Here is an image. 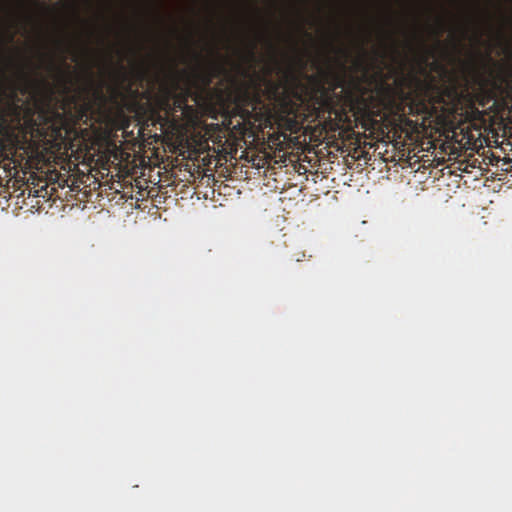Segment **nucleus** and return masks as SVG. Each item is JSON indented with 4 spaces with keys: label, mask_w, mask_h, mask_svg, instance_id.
Segmentation results:
<instances>
[{
    "label": "nucleus",
    "mask_w": 512,
    "mask_h": 512,
    "mask_svg": "<svg viewBox=\"0 0 512 512\" xmlns=\"http://www.w3.org/2000/svg\"><path fill=\"white\" fill-rule=\"evenodd\" d=\"M299 62H300V66H301V68H304V67H305V65H306V64H305V62H304L302 59H300V60H299Z\"/></svg>",
    "instance_id": "9b49d317"
},
{
    "label": "nucleus",
    "mask_w": 512,
    "mask_h": 512,
    "mask_svg": "<svg viewBox=\"0 0 512 512\" xmlns=\"http://www.w3.org/2000/svg\"><path fill=\"white\" fill-rule=\"evenodd\" d=\"M13 37H14V35H13V34H10V35H9V41H12V40H13Z\"/></svg>",
    "instance_id": "f8f14e48"
},
{
    "label": "nucleus",
    "mask_w": 512,
    "mask_h": 512,
    "mask_svg": "<svg viewBox=\"0 0 512 512\" xmlns=\"http://www.w3.org/2000/svg\"><path fill=\"white\" fill-rule=\"evenodd\" d=\"M356 66H357V69H364V64L362 61L357 62Z\"/></svg>",
    "instance_id": "0eeeda50"
},
{
    "label": "nucleus",
    "mask_w": 512,
    "mask_h": 512,
    "mask_svg": "<svg viewBox=\"0 0 512 512\" xmlns=\"http://www.w3.org/2000/svg\"><path fill=\"white\" fill-rule=\"evenodd\" d=\"M254 50H255V44H253V45H252V47L250 48V50H249V52H248V54H249V56H250V58H251V59H254V57H255V52H254Z\"/></svg>",
    "instance_id": "423d86ee"
},
{
    "label": "nucleus",
    "mask_w": 512,
    "mask_h": 512,
    "mask_svg": "<svg viewBox=\"0 0 512 512\" xmlns=\"http://www.w3.org/2000/svg\"><path fill=\"white\" fill-rule=\"evenodd\" d=\"M343 83H344V80L343 79H339L337 87H343Z\"/></svg>",
    "instance_id": "6e6552de"
},
{
    "label": "nucleus",
    "mask_w": 512,
    "mask_h": 512,
    "mask_svg": "<svg viewBox=\"0 0 512 512\" xmlns=\"http://www.w3.org/2000/svg\"><path fill=\"white\" fill-rule=\"evenodd\" d=\"M252 118L253 115L251 112L243 111L242 114L232 116L228 119L226 124L227 129H229L235 137H244L253 126Z\"/></svg>",
    "instance_id": "7ed1b4c3"
},
{
    "label": "nucleus",
    "mask_w": 512,
    "mask_h": 512,
    "mask_svg": "<svg viewBox=\"0 0 512 512\" xmlns=\"http://www.w3.org/2000/svg\"><path fill=\"white\" fill-rule=\"evenodd\" d=\"M354 85H355V88H356V89H358V90H361V89H362V87H361V84H360V83H358V82H357V83H355Z\"/></svg>",
    "instance_id": "1a4fd4ad"
},
{
    "label": "nucleus",
    "mask_w": 512,
    "mask_h": 512,
    "mask_svg": "<svg viewBox=\"0 0 512 512\" xmlns=\"http://www.w3.org/2000/svg\"><path fill=\"white\" fill-rule=\"evenodd\" d=\"M85 71H86V73L89 75V77H91V70H90V68H89V67H86V68H85Z\"/></svg>",
    "instance_id": "9d476101"
},
{
    "label": "nucleus",
    "mask_w": 512,
    "mask_h": 512,
    "mask_svg": "<svg viewBox=\"0 0 512 512\" xmlns=\"http://www.w3.org/2000/svg\"><path fill=\"white\" fill-rule=\"evenodd\" d=\"M47 68L52 73L57 87L63 93H68L70 86L73 84L74 76L71 67L65 63V59H62L61 64H56L53 59H50Z\"/></svg>",
    "instance_id": "f03ea898"
},
{
    "label": "nucleus",
    "mask_w": 512,
    "mask_h": 512,
    "mask_svg": "<svg viewBox=\"0 0 512 512\" xmlns=\"http://www.w3.org/2000/svg\"><path fill=\"white\" fill-rule=\"evenodd\" d=\"M320 105L324 111L328 112L329 116L341 117L344 109L338 108V100H334V93L324 91L321 95Z\"/></svg>",
    "instance_id": "20e7f679"
},
{
    "label": "nucleus",
    "mask_w": 512,
    "mask_h": 512,
    "mask_svg": "<svg viewBox=\"0 0 512 512\" xmlns=\"http://www.w3.org/2000/svg\"><path fill=\"white\" fill-rule=\"evenodd\" d=\"M27 85H13L9 90H0V130L5 135L27 133L45 135L41 122L46 120L38 100H23L19 93L26 95Z\"/></svg>",
    "instance_id": "f257e3e1"
},
{
    "label": "nucleus",
    "mask_w": 512,
    "mask_h": 512,
    "mask_svg": "<svg viewBox=\"0 0 512 512\" xmlns=\"http://www.w3.org/2000/svg\"><path fill=\"white\" fill-rule=\"evenodd\" d=\"M34 84L36 85L37 88H45L49 91L50 94L53 93L52 85L44 78L35 80Z\"/></svg>",
    "instance_id": "39448f33"
}]
</instances>
